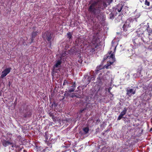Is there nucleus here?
<instances>
[{"instance_id":"obj_31","label":"nucleus","mask_w":152,"mask_h":152,"mask_svg":"<svg viewBox=\"0 0 152 152\" xmlns=\"http://www.w3.org/2000/svg\"><path fill=\"white\" fill-rule=\"evenodd\" d=\"M147 28H148V27H149V25H148V23H147Z\"/></svg>"},{"instance_id":"obj_16","label":"nucleus","mask_w":152,"mask_h":152,"mask_svg":"<svg viewBox=\"0 0 152 152\" xmlns=\"http://www.w3.org/2000/svg\"><path fill=\"white\" fill-rule=\"evenodd\" d=\"M122 6L121 5L118 6V8H117L115 9V11H117L118 12H120L121 11L122 9Z\"/></svg>"},{"instance_id":"obj_4","label":"nucleus","mask_w":152,"mask_h":152,"mask_svg":"<svg viewBox=\"0 0 152 152\" xmlns=\"http://www.w3.org/2000/svg\"><path fill=\"white\" fill-rule=\"evenodd\" d=\"M134 21V20H133V18H130L126 21L125 24L123 26V30L124 31H126L127 30V28L130 27V25L131 23Z\"/></svg>"},{"instance_id":"obj_23","label":"nucleus","mask_w":152,"mask_h":152,"mask_svg":"<svg viewBox=\"0 0 152 152\" xmlns=\"http://www.w3.org/2000/svg\"><path fill=\"white\" fill-rule=\"evenodd\" d=\"M145 4L148 6H149L150 5V3L149 1H147V0H145Z\"/></svg>"},{"instance_id":"obj_28","label":"nucleus","mask_w":152,"mask_h":152,"mask_svg":"<svg viewBox=\"0 0 152 152\" xmlns=\"http://www.w3.org/2000/svg\"><path fill=\"white\" fill-rule=\"evenodd\" d=\"M111 88H110L108 89V92H109V93H111L110 92V90L111 89Z\"/></svg>"},{"instance_id":"obj_22","label":"nucleus","mask_w":152,"mask_h":152,"mask_svg":"<svg viewBox=\"0 0 152 152\" xmlns=\"http://www.w3.org/2000/svg\"><path fill=\"white\" fill-rule=\"evenodd\" d=\"M34 38L31 37V38L30 40V44L33 42Z\"/></svg>"},{"instance_id":"obj_18","label":"nucleus","mask_w":152,"mask_h":152,"mask_svg":"<svg viewBox=\"0 0 152 152\" xmlns=\"http://www.w3.org/2000/svg\"><path fill=\"white\" fill-rule=\"evenodd\" d=\"M37 33H38V32L37 31H36L35 32H34V31L31 34V37L35 38L36 36L37 35Z\"/></svg>"},{"instance_id":"obj_15","label":"nucleus","mask_w":152,"mask_h":152,"mask_svg":"<svg viewBox=\"0 0 152 152\" xmlns=\"http://www.w3.org/2000/svg\"><path fill=\"white\" fill-rule=\"evenodd\" d=\"M103 17L104 15L102 13L100 14L99 15H98L97 17V18L98 19L101 20H102V19H103Z\"/></svg>"},{"instance_id":"obj_42","label":"nucleus","mask_w":152,"mask_h":152,"mask_svg":"<svg viewBox=\"0 0 152 152\" xmlns=\"http://www.w3.org/2000/svg\"><path fill=\"white\" fill-rule=\"evenodd\" d=\"M109 152H110V151Z\"/></svg>"},{"instance_id":"obj_2","label":"nucleus","mask_w":152,"mask_h":152,"mask_svg":"<svg viewBox=\"0 0 152 152\" xmlns=\"http://www.w3.org/2000/svg\"><path fill=\"white\" fill-rule=\"evenodd\" d=\"M54 37L55 36L52 32L47 31L42 33V37L45 41H48V46L50 48H52V42L54 41Z\"/></svg>"},{"instance_id":"obj_30","label":"nucleus","mask_w":152,"mask_h":152,"mask_svg":"<svg viewBox=\"0 0 152 152\" xmlns=\"http://www.w3.org/2000/svg\"><path fill=\"white\" fill-rule=\"evenodd\" d=\"M140 14H139V15L137 16H136V17L137 18H138V17H139V16H140Z\"/></svg>"},{"instance_id":"obj_21","label":"nucleus","mask_w":152,"mask_h":152,"mask_svg":"<svg viewBox=\"0 0 152 152\" xmlns=\"http://www.w3.org/2000/svg\"><path fill=\"white\" fill-rule=\"evenodd\" d=\"M45 140L46 142L48 139V136L47 133L46 132L45 133Z\"/></svg>"},{"instance_id":"obj_36","label":"nucleus","mask_w":152,"mask_h":152,"mask_svg":"<svg viewBox=\"0 0 152 152\" xmlns=\"http://www.w3.org/2000/svg\"><path fill=\"white\" fill-rule=\"evenodd\" d=\"M66 91H65V94H64V95H65V94H66Z\"/></svg>"},{"instance_id":"obj_38","label":"nucleus","mask_w":152,"mask_h":152,"mask_svg":"<svg viewBox=\"0 0 152 152\" xmlns=\"http://www.w3.org/2000/svg\"><path fill=\"white\" fill-rule=\"evenodd\" d=\"M140 1L141 2H142V1Z\"/></svg>"},{"instance_id":"obj_35","label":"nucleus","mask_w":152,"mask_h":152,"mask_svg":"<svg viewBox=\"0 0 152 152\" xmlns=\"http://www.w3.org/2000/svg\"><path fill=\"white\" fill-rule=\"evenodd\" d=\"M113 41L112 42V44H113Z\"/></svg>"},{"instance_id":"obj_17","label":"nucleus","mask_w":152,"mask_h":152,"mask_svg":"<svg viewBox=\"0 0 152 152\" xmlns=\"http://www.w3.org/2000/svg\"><path fill=\"white\" fill-rule=\"evenodd\" d=\"M69 38V41H71L72 38V34L69 33L67 34V39Z\"/></svg>"},{"instance_id":"obj_20","label":"nucleus","mask_w":152,"mask_h":152,"mask_svg":"<svg viewBox=\"0 0 152 152\" xmlns=\"http://www.w3.org/2000/svg\"><path fill=\"white\" fill-rule=\"evenodd\" d=\"M107 6V4L105 3L104 2L103 3V6L102 7H100V8L102 9H104V8H105Z\"/></svg>"},{"instance_id":"obj_24","label":"nucleus","mask_w":152,"mask_h":152,"mask_svg":"<svg viewBox=\"0 0 152 152\" xmlns=\"http://www.w3.org/2000/svg\"><path fill=\"white\" fill-rule=\"evenodd\" d=\"M49 116L50 117H51L52 118H53V117H54V115L53 113H49Z\"/></svg>"},{"instance_id":"obj_8","label":"nucleus","mask_w":152,"mask_h":152,"mask_svg":"<svg viewBox=\"0 0 152 152\" xmlns=\"http://www.w3.org/2000/svg\"><path fill=\"white\" fill-rule=\"evenodd\" d=\"M1 142L3 145L4 147H6L9 145H12V147H13V143L9 141L3 139L1 140Z\"/></svg>"},{"instance_id":"obj_27","label":"nucleus","mask_w":152,"mask_h":152,"mask_svg":"<svg viewBox=\"0 0 152 152\" xmlns=\"http://www.w3.org/2000/svg\"><path fill=\"white\" fill-rule=\"evenodd\" d=\"M101 74H100L99 75V77L97 78L98 79H99V80H101L102 79V77H101Z\"/></svg>"},{"instance_id":"obj_11","label":"nucleus","mask_w":152,"mask_h":152,"mask_svg":"<svg viewBox=\"0 0 152 152\" xmlns=\"http://www.w3.org/2000/svg\"><path fill=\"white\" fill-rule=\"evenodd\" d=\"M141 40V39L140 37H138V38L135 39L133 41L134 43L135 44V45H141L140 42L139 41V40Z\"/></svg>"},{"instance_id":"obj_25","label":"nucleus","mask_w":152,"mask_h":152,"mask_svg":"<svg viewBox=\"0 0 152 152\" xmlns=\"http://www.w3.org/2000/svg\"><path fill=\"white\" fill-rule=\"evenodd\" d=\"M123 117L121 116L120 115H119V116H118V119H117V120H120V119H121V118H122Z\"/></svg>"},{"instance_id":"obj_29","label":"nucleus","mask_w":152,"mask_h":152,"mask_svg":"<svg viewBox=\"0 0 152 152\" xmlns=\"http://www.w3.org/2000/svg\"><path fill=\"white\" fill-rule=\"evenodd\" d=\"M66 82V80H65L64 81V83H63V85H66V84H65Z\"/></svg>"},{"instance_id":"obj_1","label":"nucleus","mask_w":152,"mask_h":152,"mask_svg":"<svg viewBox=\"0 0 152 152\" xmlns=\"http://www.w3.org/2000/svg\"><path fill=\"white\" fill-rule=\"evenodd\" d=\"M116 47V46H113L112 45L110 49H113L114 51H113L112 50L109 51L108 53L104 56V60L106 59L107 60V64L104 66L105 68L107 69L109 68L110 66L115 61L114 55Z\"/></svg>"},{"instance_id":"obj_41","label":"nucleus","mask_w":152,"mask_h":152,"mask_svg":"<svg viewBox=\"0 0 152 152\" xmlns=\"http://www.w3.org/2000/svg\"><path fill=\"white\" fill-rule=\"evenodd\" d=\"M1 95L0 94V96Z\"/></svg>"},{"instance_id":"obj_40","label":"nucleus","mask_w":152,"mask_h":152,"mask_svg":"<svg viewBox=\"0 0 152 152\" xmlns=\"http://www.w3.org/2000/svg\"><path fill=\"white\" fill-rule=\"evenodd\" d=\"M151 8H152V7H151Z\"/></svg>"},{"instance_id":"obj_6","label":"nucleus","mask_w":152,"mask_h":152,"mask_svg":"<svg viewBox=\"0 0 152 152\" xmlns=\"http://www.w3.org/2000/svg\"><path fill=\"white\" fill-rule=\"evenodd\" d=\"M11 69V67H9L6 68L2 72V74L1 76V78H3L5 77L10 72Z\"/></svg>"},{"instance_id":"obj_37","label":"nucleus","mask_w":152,"mask_h":152,"mask_svg":"<svg viewBox=\"0 0 152 152\" xmlns=\"http://www.w3.org/2000/svg\"><path fill=\"white\" fill-rule=\"evenodd\" d=\"M15 102H14V104H15H15H16V103H15Z\"/></svg>"},{"instance_id":"obj_39","label":"nucleus","mask_w":152,"mask_h":152,"mask_svg":"<svg viewBox=\"0 0 152 152\" xmlns=\"http://www.w3.org/2000/svg\"><path fill=\"white\" fill-rule=\"evenodd\" d=\"M91 72H91V73H90L91 74Z\"/></svg>"},{"instance_id":"obj_9","label":"nucleus","mask_w":152,"mask_h":152,"mask_svg":"<svg viewBox=\"0 0 152 152\" xmlns=\"http://www.w3.org/2000/svg\"><path fill=\"white\" fill-rule=\"evenodd\" d=\"M58 105V103H56L55 101H54L51 104V106L53 108L54 111H59V109H58V107H57Z\"/></svg>"},{"instance_id":"obj_10","label":"nucleus","mask_w":152,"mask_h":152,"mask_svg":"<svg viewBox=\"0 0 152 152\" xmlns=\"http://www.w3.org/2000/svg\"><path fill=\"white\" fill-rule=\"evenodd\" d=\"M127 94L130 97L132 94H135V91L133 89L130 88L127 90Z\"/></svg>"},{"instance_id":"obj_19","label":"nucleus","mask_w":152,"mask_h":152,"mask_svg":"<svg viewBox=\"0 0 152 152\" xmlns=\"http://www.w3.org/2000/svg\"><path fill=\"white\" fill-rule=\"evenodd\" d=\"M83 131L85 134L87 133L89 131L88 128V127H85L83 129Z\"/></svg>"},{"instance_id":"obj_14","label":"nucleus","mask_w":152,"mask_h":152,"mask_svg":"<svg viewBox=\"0 0 152 152\" xmlns=\"http://www.w3.org/2000/svg\"><path fill=\"white\" fill-rule=\"evenodd\" d=\"M127 110L126 108H124L123 110L121 113L120 114L121 116L123 117L126 113Z\"/></svg>"},{"instance_id":"obj_3","label":"nucleus","mask_w":152,"mask_h":152,"mask_svg":"<svg viewBox=\"0 0 152 152\" xmlns=\"http://www.w3.org/2000/svg\"><path fill=\"white\" fill-rule=\"evenodd\" d=\"M98 39L96 38H94L93 39L91 43L89 45V47H91V51L94 52L95 50V49L97 45L98 42Z\"/></svg>"},{"instance_id":"obj_13","label":"nucleus","mask_w":152,"mask_h":152,"mask_svg":"<svg viewBox=\"0 0 152 152\" xmlns=\"http://www.w3.org/2000/svg\"><path fill=\"white\" fill-rule=\"evenodd\" d=\"M61 63V60H58L57 61L56 64L54 66V67H58L59 65H60Z\"/></svg>"},{"instance_id":"obj_33","label":"nucleus","mask_w":152,"mask_h":152,"mask_svg":"<svg viewBox=\"0 0 152 152\" xmlns=\"http://www.w3.org/2000/svg\"><path fill=\"white\" fill-rule=\"evenodd\" d=\"M26 150H23V152H26Z\"/></svg>"},{"instance_id":"obj_32","label":"nucleus","mask_w":152,"mask_h":152,"mask_svg":"<svg viewBox=\"0 0 152 152\" xmlns=\"http://www.w3.org/2000/svg\"><path fill=\"white\" fill-rule=\"evenodd\" d=\"M113 16H112V17H110V18L111 19H113Z\"/></svg>"},{"instance_id":"obj_5","label":"nucleus","mask_w":152,"mask_h":152,"mask_svg":"<svg viewBox=\"0 0 152 152\" xmlns=\"http://www.w3.org/2000/svg\"><path fill=\"white\" fill-rule=\"evenodd\" d=\"M95 78V76L94 75H92L90 73H88L86 75H85L84 78V79H84V81H86L85 80L86 79L87 81L86 82V83L87 84H89L91 80H94Z\"/></svg>"},{"instance_id":"obj_26","label":"nucleus","mask_w":152,"mask_h":152,"mask_svg":"<svg viewBox=\"0 0 152 152\" xmlns=\"http://www.w3.org/2000/svg\"><path fill=\"white\" fill-rule=\"evenodd\" d=\"M73 86V88L72 89L69 90V91L70 92H72L74 91V90H75V88Z\"/></svg>"},{"instance_id":"obj_34","label":"nucleus","mask_w":152,"mask_h":152,"mask_svg":"<svg viewBox=\"0 0 152 152\" xmlns=\"http://www.w3.org/2000/svg\"><path fill=\"white\" fill-rule=\"evenodd\" d=\"M17 101V99H16V100L15 101V102H16Z\"/></svg>"},{"instance_id":"obj_7","label":"nucleus","mask_w":152,"mask_h":152,"mask_svg":"<svg viewBox=\"0 0 152 152\" xmlns=\"http://www.w3.org/2000/svg\"><path fill=\"white\" fill-rule=\"evenodd\" d=\"M97 4V3L96 2H95L92 4L89 8V11L94 13L96 11V6Z\"/></svg>"},{"instance_id":"obj_12","label":"nucleus","mask_w":152,"mask_h":152,"mask_svg":"<svg viewBox=\"0 0 152 152\" xmlns=\"http://www.w3.org/2000/svg\"><path fill=\"white\" fill-rule=\"evenodd\" d=\"M32 115V113L30 110H29L28 112L25 113L24 115V117H30Z\"/></svg>"}]
</instances>
